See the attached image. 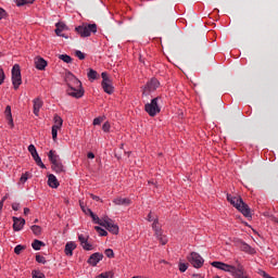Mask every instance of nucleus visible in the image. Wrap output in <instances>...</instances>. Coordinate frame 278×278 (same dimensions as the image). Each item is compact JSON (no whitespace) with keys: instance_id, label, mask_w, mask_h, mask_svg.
Returning a JSON list of instances; mask_svg holds the SVG:
<instances>
[{"instance_id":"f257e3e1","label":"nucleus","mask_w":278,"mask_h":278,"mask_svg":"<svg viewBox=\"0 0 278 278\" xmlns=\"http://www.w3.org/2000/svg\"><path fill=\"white\" fill-rule=\"evenodd\" d=\"M67 85V94L74 99H81L84 97V87H81V80L75 77L73 73H67L65 76Z\"/></svg>"},{"instance_id":"f03ea898","label":"nucleus","mask_w":278,"mask_h":278,"mask_svg":"<svg viewBox=\"0 0 278 278\" xmlns=\"http://www.w3.org/2000/svg\"><path fill=\"white\" fill-rule=\"evenodd\" d=\"M211 266L214 268H217L218 270H224V273H230L233 278H251L247 275L244 271V266L242 264L238 263L237 267L233 265H229L223 262H212Z\"/></svg>"},{"instance_id":"7ed1b4c3","label":"nucleus","mask_w":278,"mask_h":278,"mask_svg":"<svg viewBox=\"0 0 278 278\" xmlns=\"http://www.w3.org/2000/svg\"><path fill=\"white\" fill-rule=\"evenodd\" d=\"M227 201L228 203L232 204L238 212L242 213L245 218H252L251 207H249V204L242 201V198L227 194Z\"/></svg>"},{"instance_id":"20e7f679","label":"nucleus","mask_w":278,"mask_h":278,"mask_svg":"<svg viewBox=\"0 0 278 278\" xmlns=\"http://www.w3.org/2000/svg\"><path fill=\"white\" fill-rule=\"evenodd\" d=\"M97 24L84 23L75 28V31L80 35V38H90L92 34H97Z\"/></svg>"},{"instance_id":"39448f33","label":"nucleus","mask_w":278,"mask_h":278,"mask_svg":"<svg viewBox=\"0 0 278 278\" xmlns=\"http://www.w3.org/2000/svg\"><path fill=\"white\" fill-rule=\"evenodd\" d=\"M48 157L52 164V170H54V173H64V165L62 164V161H60V155L55 154V151L50 150Z\"/></svg>"},{"instance_id":"423d86ee","label":"nucleus","mask_w":278,"mask_h":278,"mask_svg":"<svg viewBox=\"0 0 278 278\" xmlns=\"http://www.w3.org/2000/svg\"><path fill=\"white\" fill-rule=\"evenodd\" d=\"M160 97H156L154 99L151 100L150 103H147L144 105V110L147 112V114H149V116H157V114H160V112H162V109L160 108L159 101H160Z\"/></svg>"},{"instance_id":"0eeeda50","label":"nucleus","mask_w":278,"mask_h":278,"mask_svg":"<svg viewBox=\"0 0 278 278\" xmlns=\"http://www.w3.org/2000/svg\"><path fill=\"white\" fill-rule=\"evenodd\" d=\"M12 84L14 90H18L21 84H23V78L21 76V66L18 64L13 65L12 67Z\"/></svg>"},{"instance_id":"6e6552de","label":"nucleus","mask_w":278,"mask_h":278,"mask_svg":"<svg viewBox=\"0 0 278 278\" xmlns=\"http://www.w3.org/2000/svg\"><path fill=\"white\" fill-rule=\"evenodd\" d=\"M188 262L193 266V268H202L203 264H205V260L201 256V254L197 252H191L188 256Z\"/></svg>"},{"instance_id":"1a4fd4ad","label":"nucleus","mask_w":278,"mask_h":278,"mask_svg":"<svg viewBox=\"0 0 278 278\" xmlns=\"http://www.w3.org/2000/svg\"><path fill=\"white\" fill-rule=\"evenodd\" d=\"M102 77V88L106 94H112L114 92V87L112 86V80L105 72L101 74Z\"/></svg>"},{"instance_id":"9d476101","label":"nucleus","mask_w":278,"mask_h":278,"mask_svg":"<svg viewBox=\"0 0 278 278\" xmlns=\"http://www.w3.org/2000/svg\"><path fill=\"white\" fill-rule=\"evenodd\" d=\"M102 227L108 229L110 233H113L114 236H118V231H119L118 225L114 224V220H112V218L105 217L104 224H102Z\"/></svg>"},{"instance_id":"9b49d317","label":"nucleus","mask_w":278,"mask_h":278,"mask_svg":"<svg viewBox=\"0 0 278 278\" xmlns=\"http://www.w3.org/2000/svg\"><path fill=\"white\" fill-rule=\"evenodd\" d=\"M160 88V80L157 78H152L143 88V94H150V92H155Z\"/></svg>"},{"instance_id":"f8f14e48","label":"nucleus","mask_w":278,"mask_h":278,"mask_svg":"<svg viewBox=\"0 0 278 278\" xmlns=\"http://www.w3.org/2000/svg\"><path fill=\"white\" fill-rule=\"evenodd\" d=\"M89 238L90 237L86 236V235H78V240H79V243L83 247L84 251H92V249H94L92 243L88 242Z\"/></svg>"},{"instance_id":"ddd939ff","label":"nucleus","mask_w":278,"mask_h":278,"mask_svg":"<svg viewBox=\"0 0 278 278\" xmlns=\"http://www.w3.org/2000/svg\"><path fill=\"white\" fill-rule=\"evenodd\" d=\"M101 260H103V254L96 252L90 255V257L87 261V264H89L90 266H97V264H99Z\"/></svg>"},{"instance_id":"4468645a","label":"nucleus","mask_w":278,"mask_h":278,"mask_svg":"<svg viewBox=\"0 0 278 278\" xmlns=\"http://www.w3.org/2000/svg\"><path fill=\"white\" fill-rule=\"evenodd\" d=\"M25 227V218L13 217V231H21Z\"/></svg>"},{"instance_id":"2eb2a0df","label":"nucleus","mask_w":278,"mask_h":278,"mask_svg":"<svg viewBox=\"0 0 278 278\" xmlns=\"http://www.w3.org/2000/svg\"><path fill=\"white\" fill-rule=\"evenodd\" d=\"M240 251H243V253H248L249 255H255L256 251L253 249V247L249 245L247 242L241 241L238 244Z\"/></svg>"},{"instance_id":"dca6fc26","label":"nucleus","mask_w":278,"mask_h":278,"mask_svg":"<svg viewBox=\"0 0 278 278\" xmlns=\"http://www.w3.org/2000/svg\"><path fill=\"white\" fill-rule=\"evenodd\" d=\"M33 103H34V105H33V112H34L35 116H39V115H40V109H41L42 105H43L42 99H40V98H35V99L33 100Z\"/></svg>"},{"instance_id":"f3484780","label":"nucleus","mask_w":278,"mask_h":278,"mask_svg":"<svg viewBox=\"0 0 278 278\" xmlns=\"http://www.w3.org/2000/svg\"><path fill=\"white\" fill-rule=\"evenodd\" d=\"M47 60H45L43 58H35V68H37V71H45V68H47Z\"/></svg>"},{"instance_id":"a211bd4d","label":"nucleus","mask_w":278,"mask_h":278,"mask_svg":"<svg viewBox=\"0 0 278 278\" xmlns=\"http://www.w3.org/2000/svg\"><path fill=\"white\" fill-rule=\"evenodd\" d=\"M77 249V244L73 241H70L65 244L64 253L67 257H73V251Z\"/></svg>"},{"instance_id":"6ab92c4d","label":"nucleus","mask_w":278,"mask_h":278,"mask_svg":"<svg viewBox=\"0 0 278 278\" xmlns=\"http://www.w3.org/2000/svg\"><path fill=\"white\" fill-rule=\"evenodd\" d=\"M48 186L54 189L60 187V181H58V178L55 177V175L50 174L48 176Z\"/></svg>"},{"instance_id":"aec40b11","label":"nucleus","mask_w":278,"mask_h":278,"mask_svg":"<svg viewBox=\"0 0 278 278\" xmlns=\"http://www.w3.org/2000/svg\"><path fill=\"white\" fill-rule=\"evenodd\" d=\"M113 203L114 205H131V200L129 198H115Z\"/></svg>"},{"instance_id":"412c9836","label":"nucleus","mask_w":278,"mask_h":278,"mask_svg":"<svg viewBox=\"0 0 278 278\" xmlns=\"http://www.w3.org/2000/svg\"><path fill=\"white\" fill-rule=\"evenodd\" d=\"M64 29H66V24H64V23H56V29H55L56 36H60L61 38H68L64 34H62L64 31Z\"/></svg>"},{"instance_id":"4be33fe9","label":"nucleus","mask_w":278,"mask_h":278,"mask_svg":"<svg viewBox=\"0 0 278 278\" xmlns=\"http://www.w3.org/2000/svg\"><path fill=\"white\" fill-rule=\"evenodd\" d=\"M53 125L52 127L56 128V129H62V126L64 125V119H62V117L58 114H55L53 116Z\"/></svg>"},{"instance_id":"5701e85b","label":"nucleus","mask_w":278,"mask_h":278,"mask_svg":"<svg viewBox=\"0 0 278 278\" xmlns=\"http://www.w3.org/2000/svg\"><path fill=\"white\" fill-rule=\"evenodd\" d=\"M89 215L92 218V222L94 223V225H100V227H103V224L105 223V219H101L97 216V214H94V212L89 211Z\"/></svg>"},{"instance_id":"b1692460","label":"nucleus","mask_w":278,"mask_h":278,"mask_svg":"<svg viewBox=\"0 0 278 278\" xmlns=\"http://www.w3.org/2000/svg\"><path fill=\"white\" fill-rule=\"evenodd\" d=\"M31 157L36 162L37 166L41 168H47L45 163H42V159H40V155L38 154V152H35V154H31Z\"/></svg>"},{"instance_id":"393cba45","label":"nucleus","mask_w":278,"mask_h":278,"mask_svg":"<svg viewBox=\"0 0 278 278\" xmlns=\"http://www.w3.org/2000/svg\"><path fill=\"white\" fill-rule=\"evenodd\" d=\"M87 77L89 79V81H94V79H97L99 77V73H97V71L89 68L88 73H87Z\"/></svg>"},{"instance_id":"a878e982","label":"nucleus","mask_w":278,"mask_h":278,"mask_svg":"<svg viewBox=\"0 0 278 278\" xmlns=\"http://www.w3.org/2000/svg\"><path fill=\"white\" fill-rule=\"evenodd\" d=\"M155 236L163 247L168 243V238L162 233V230L161 232H157Z\"/></svg>"},{"instance_id":"bb28decb","label":"nucleus","mask_w":278,"mask_h":278,"mask_svg":"<svg viewBox=\"0 0 278 278\" xmlns=\"http://www.w3.org/2000/svg\"><path fill=\"white\" fill-rule=\"evenodd\" d=\"M31 247L35 251H40V249H42V247H45V242L38 240V239H35L31 243Z\"/></svg>"},{"instance_id":"cd10ccee","label":"nucleus","mask_w":278,"mask_h":278,"mask_svg":"<svg viewBox=\"0 0 278 278\" xmlns=\"http://www.w3.org/2000/svg\"><path fill=\"white\" fill-rule=\"evenodd\" d=\"M152 229L154 231V233H160L162 231V228L160 227V220L157 218H155L153 220V224H152Z\"/></svg>"},{"instance_id":"c85d7f7f","label":"nucleus","mask_w":278,"mask_h":278,"mask_svg":"<svg viewBox=\"0 0 278 278\" xmlns=\"http://www.w3.org/2000/svg\"><path fill=\"white\" fill-rule=\"evenodd\" d=\"M59 60H62L65 64H71V62H73V58L68 54H60Z\"/></svg>"},{"instance_id":"c756f323","label":"nucleus","mask_w":278,"mask_h":278,"mask_svg":"<svg viewBox=\"0 0 278 278\" xmlns=\"http://www.w3.org/2000/svg\"><path fill=\"white\" fill-rule=\"evenodd\" d=\"M36 0H15L16 7L21 8L22 5H27L29 3H34Z\"/></svg>"},{"instance_id":"7c9ffc66","label":"nucleus","mask_w":278,"mask_h":278,"mask_svg":"<svg viewBox=\"0 0 278 278\" xmlns=\"http://www.w3.org/2000/svg\"><path fill=\"white\" fill-rule=\"evenodd\" d=\"M30 229L35 236H40V233H42V228L38 225L31 226Z\"/></svg>"},{"instance_id":"2f4dec72","label":"nucleus","mask_w":278,"mask_h":278,"mask_svg":"<svg viewBox=\"0 0 278 278\" xmlns=\"http://www.w3.org/2000/svg\"><path fill=\"white\" fill-rule=\"evenodd\" d=\"M96 278H114V273L104 271V273L98 275Z\"/></svg>"},{"instance_id":"473e14b6","label":"nucleus","mask_w":278,"mask_h":278,"mask_svg":"<svg viewBox=\"0 0 278 278\" xmlns=\"http://www.w3.org/2000/svg\"><path fill=\"white\" fill-rule=\"evenodd\" d=\"M60 130H61L60 128H55V127L52 126L51 134H52L53 142H58V131H60Z\"/></svg>"},{"instance_id":"72a5a7b5","label":"nucleus","mask_w":278,"mask_h":278,"mask_svg":"<svg viewBox=\"0 0 278 278\" xmlns=\"http://www.w3.org/2000/svg\"><path fill=\"white\" fill-rule=\"evenodd\" d=\"M23 251H25V247L22 244H18L14 248V254L15 255H21V253H23Z\"/></svg>"},{"instance_id":"f704fd0d","label":"nucleus","mask_w":278,"mask_h":278,"mask_svg":"<svg viewBox=\"0 0 278 278\" xmlns=\"http://www.w3.org/2000/svg\"><path fill=\"white\" fill-rule=\"evenodd\" d=\"M94 229L99 233V236H108V230L101 228V226H94Z\"/></svg>"},{"instance_id":"c9c22d12","label":"nucleus","mask_w":278,"mask_h":278,"mask_svg":"<svg viewBox=\"0 0 278 278\" xmlns=\"http://www.w3.org/2000/svg\"><path fill=\"white\" fill-rule=\"evenodd\" d=\"M33 278H47L40 270H33Z\"/></svg>"},{"instance_id":"e433bc0d","label":"nucleus","mask_w":278,"mask_h":278,"mask_svg":"<svg viewBox=\"0 0 278 278\" xmlns=\"http://www.w3.org/2000/svg\"><path fill=\"white\" fill-rule=\"evenodd\" d=\"M36 262H38V264H47V258H45V256H42L40 254H37Z\"/></svg>"},{"instance_id":"4c0bfd02","label":"nucleus","mask_w":278,"mask_h":278,"mask_svg":"<svg viewBox=\"0 0 278 278\" xmlns=\"http://www.w3.org/2000/svg\"><path fill=\"white\" fill-rule=\"evenodd\" d=\"M3 81H5V72L3 67H0V86H2Z\"/></svg>"},{"instance_id":"58836bf2","label":"nucleus","mask_w":278,"mask_h":278,"mask_svg":"<svg viewBox=\"0 0 278 278\" xmlns=\"http://www.w3.org/2000/svg\"><path fill=\"white\" fill-rule=\"evenodd\" d=\"M178 268H179L180 273H186V270H188V264L179 263Z\"/></svg>"},{"instance_id":"ea45409f","label":"nucleus","mask_w":278,"mask_h":278,"mask_svg":"<svg viewBox=\"0 0 278 278\" xmlns=\"http://www.w3.org/2000/svg\"><path fill=\"white\" fill-rule=\"evenodd\" d=\"M75 55L78 58V60H86V54H84V52L80 50H76Z\"/></svg>"},{"instance_id":"a19ab883","label":"nucleus","mask_w":278,"mask_h":278,"mask_svg":"<svg viewBox=\"0 0 278 278\" xmlns=\"http://www.w3.org/2000/svg\"><path fill=\"white\" fill-rule=\"evenodd\" d=\"M27 179H29V173H25L21 176L20 181L21 184H26Z\"/></svg>"},{"instance_id":"79ce46f5","label":"nucleus","mask_w":278,"mask_h":278,"mask_svg":"<svg viewBox=\"0 0 278 278\" xmlns=\"http://www.w3.org/2000/svg\"><path fill=\"white\" fill-rule=\"evenodd\" d=\"M4 114H5L7 118L12 117V106L8 105L5 108Z\"/></svg>"},{"instance_id":"37998d69","label":"nucleus","mask_w":278,"mask_h":278,"mask_svg":"<svg viewBox=\"0 0 278 278\" xmlns=\"http://www.w3.org/2000/svg\"><path fill=\"white\" fill-rule=\"evenodd\" d=\"M110 128H111L110 122H105L102 125V131H104L105 134H108L110 131Z\"/></svg>"},{"instance_id":"c03bdc74","label":"nucleus","mask_w":278,"mask_h":278,"mask_svg":"<svg viewBox=\"0 0 278 278\" xmlns=\"http://www.w3.org/2000/svg\"><path fill=\"white\" fill-rule=\"evenodd\" d=\"M28 152L30 153V155H34L35 153H38V150H36V146L29 144Z\"/></svg>"},{"instance_id":"a18cd8bd","label":"nucleus","mask_w":278,"mask_h":278,"mask_svg":"<svg viewBox=\"0 0 278 278\" xmlns=\"http://www.w3.org/2000/svg\"><path fill=\"white\" fill-rule=\"evenodd\" d=\"M104 255H106V257H110V258L114 257V250H112V249H106V250L104 251Z\"/></svg>"},{"instance_id":"49530a36","label":"nucleus","mask_w":278,"mask_h":278,"mask_svg":"<svg viewBox=\"0 0 278 278\" xmlns=\"http://www.w3.org/2000/svg\"><path fill=\"white\" fill-rule=\"evenodd\" d=\"M5 16H8V12H5V10L0 8V21H3V18H5Z\"/></svg>"},{"instance_id":"de8ad7c7","label":"nucleus","mask_w":278,"mask_h":278,"mask_svg":"<svg viewBox=\"0 0 278 278\" xmlns=\"http://www.w3.org/2000/svg\"><path fill=\"white\" fill-rule=\"evenodd\" d=\"M101 123H103V118L102 117H96L93 119V125L97 126V125H101Z\"/></svg>"},{"instance_id":"09e8293b","label":"nucleus","mask_w":278,"mask_h":278,"mask_svg":"<svg viewBox=\"0 0 278 278\" xmlns=\"http://www.w3.org/2000/svg\"><path fill=\"white\" fill-rule=\"evenodd\" d=\"M258 275H261V277H264V278H273L270 275H268L265 270H260L258 271Z\"/></svg>"},{"instance_id":"8fccbe9b","label":"nucleus","mask_w":278,"mask_h":278,"mask_svg":"<svg viewBox=\"0 0 278 278\" xmlns=\"http://www.w3.org/2000/svg\"><path fill=\"white\" fill-rule=\"evenodd\" d=\"M21 208V204L20 203H13L12 204V210L14 211V212H18V210Z\"/></svg>"},{"instance_id":"3c124183","label":"nucleus","mask_w":278,"mask_h":278,"mask_svg":"<svg viewBox=\"0 0 278 278\" xmlns=\"http://www.w3.org/2000/svg\"><path fill=\"white\" fill-rule=\"evenodd\" d=\"M90 198H91L93 201H101V203H103V200H101L100 197L94 195L93 193H90Z\"/></svg>"},{"instance_id":"603ef678","label":"nucleus","mask_w":278,"mask_h":278,"mask_svg":"<svg viewBox=\"0 0 278 278\" xmlns=\"http://www.w3.org/2000/svg\"><path fill=\"white\" fill-rule=\"evenodd\" d=\"M7 121L9 122L11 129H13L14 128V119L12 117H7Z\"/></svg>"},{"instance_id":"864d4df0","label":"nucleus","mask_w":278,"mask_h":278,"mask_svg":"<svg viewBox=\"0 0 278 278\" xmlns=\"http://www.w3.org/2000/svg\"><path fill=\"white\" fill-rule=\"evenodd\" d=\"M147 220H148L149 223H153V222L155 220V218H153V213L150 212V213L148 214Z\"/></svg>"},{"instance_id":"5fc2aeb1","label":"nucleus","mask_w":278,"mask_h":278,"mask_svg":"<svg viewBox=\"0 0 278 278\" xmlns=\"http://www.w3.org/2000/svg\"><path fill=\"white\" fill-rule=\"evenodd\" d=\"M87 157H88L89 160H94V153L88 152Z\"/></svg>"},{"instance_id":"6e6d98bb","label":"nucleus","mask_w":278,"mask_h":278,"mask_svg":"<svg viewBox=\"0 0 278 278\" xmlns=\"http://www.w3.org/2000/svg\"><path fill=\"white\" fill-rule=\"evenodd\" d=\"M148 184H149V186L157 187V182L155 180H149Z\"/></svg>"},{"instance_id":"4d7b16f0","label":"nucleus","mask_w":278,"mask_h":278,"mask_svg":"<svg viewBox=\"0 0 278 278\" xmlns=\"http://www.w3.org/2000/svg\"><path fill=\"white\" fill-rule=\"evenodd\" d=\"M83 212H85V214H90V212H92V210L90 208H84V206H81Z\"/></svg>"},{"instance_id":"13d9d810","label":"nucleus","mask_w":278,"mask_h":278,"mask_svg":"<svg viewBox=\"0 0 278 278\" xmlns=\"http://www.w3.org/2000/svg\"><path fill=\"white\" fill-rule=\"evenodd\" d=\"M27 214H29V208H28V207H25V208H24V215L27 216Z\"/></svg>"},{"instance_id":"bf43d9fd","label":"nucleus","mask_w":278,"mask_h":278,"mask_svg":"<svg viewBox=\"0 0 278 278\" xmlns=\"http://www.w3.org/2000/svg\"><path fill=\"white\" fill-rule=\"evenodd\" d=\"M8 199V195H4L3 198H2V200L0 201V203H5V200Z\"/></svg>"},{"instance_id":"052dcab7","label":"nucleus","mask_w":278,"mask_h":278,"mask_svg":"<svg viewBox=\"0 0 278 278\" xmlns=\"http://www.w3.org/2000/svg\"><path fill=\"white\" fill-rule=\"evenodd\" d=\"M193 277L194 278H203V277H201V274H193Z\"/></svg>"},{"instance_id":"680f3d73","label":"nucleus","mask_w":278,"mask_h":278,"mask_svg":"<svg viewBox=\"0 0 278 278\" xmlns=\"http://www.w3.org/2000/svg\"><path fill=\"white\" fill-rule=\"evenodd\" d=\"M160 264H168V262L166 260H161Z\"/></svg>"},{"instance_id":"e2e57ef3","label":"nucleus","mask_w":278,"mask_h":278,"mask_svg":"<svg viewBox=\"0 0 278 278\" xmlns=\"http://www.w3.org/2000/svg\"><path fill=\"white\" fill-rule=\"evenodd\" d=\"M3 210V202H0V212Z\"/></svg>"},{"instance_id":"0e129e2a","label":"nucleus","mask_w":278,"mask_h":278,"mask_svg":"<svg viewBox=\"0 0 278 278\" xmlns=\"http://www.w3.org/2000/svg\"><path fill=\"white\" fill-rule=\"evenodd\" d=\"M38 222V219H35V223H37Z\"/></svg>"}]
</instances>
